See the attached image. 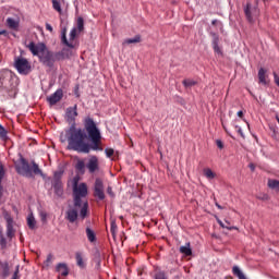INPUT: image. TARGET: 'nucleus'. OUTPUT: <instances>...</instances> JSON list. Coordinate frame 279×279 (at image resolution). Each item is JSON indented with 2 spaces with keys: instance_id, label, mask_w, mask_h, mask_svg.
I'll return each instance as SVG.
<instances>
[{
  "instance_id": "nucleus-1",
  "label": "nucleus",
  "mask_w": 279,
  "mask_h": 279,
  "mask_svg": "<svg viewBox=\"0 0 279 279\" xmlns=\"http://www.w3.org/2000/svg\"><path fill=\"white\" fill-rule=\"evenodd\" d=\"M77 105L69 107L65 110V121L69 123L68 147L72 151L78 154H90L93 151H104L101 147V131L97 128V123L90 117H86L83 121L85 131L75 128V119H77Z\"/></svg>"
},
{
  "instance_id": "nucleus-2",
  "label": "nucleus",
  "mask_w": 279,
  "mask_h": 279,
  "mask_svg": "<svg viewBox=\"0 0 279 279\" xmlns=\"http://www.w3.org/2000/svg\"><path fill=\"white\" fill-rule=\"evenodd\" d=\"M27 49H29L33 56H37V58H39V62H41L44 66H48V69H53L56 60H60V53L50 51L43 43L35 45L34 41H31L27 45Z\"/></svg>"
},
{
  "instance_id": "nucleus-3",
  "label": "nucleus",
  "mask_w": 279,
  "mask_h": 279,
  "mask_svg": "<svg viewBox=\"0 0 279 279\" xmlns=\"http://www.w3.org/2000/svg\"><path fill=\"white\" fill-rule=\"evenodd\" d=\"M88 195V185L86 183L77 184V181L73 183V202L75 208H81L80 217L82 220L88 217V202L83 201L84 197Z\"/></svg>"
},
{
  "instance_id": "nucleus-4",
  "label": "nucleus",
  "mask_w": 279,
  "mask_h": 279,
  "mask_svg": "<svg viewBox=\"0 0 279 279\" xmlns=\"http://www.w3.org/2000/svg\"><path fill=\"white\" fill-rule=\"evenodd\" d=\"M15 169L20 175H24L25 178H34V175L46 178L45 173H43V170H40V167L38 163H36V161H32L29 165V161H27V159H25L23 156L20 157Z\"/></svg>"
},
{
  "instance_id": "nucleus-5",
  "label": "nucleus",
  "mask_w": 279,
  "mask_h": 279,
  "mask_svg": "<svg viewBox=\"0 0 279 279\" xmlns=\"http://www.w3.org/2000/svg\"><path fill=\"white\" fill-rule=\"evenodd\" d=\"M14 66L21 75H29L32 73V64L23 57L15 59Z\"/></svg>"
},
{
  "instance_id": "nucleus-6",
  "label": "nucleus",
  "mask_w": 279,
  "mask_h": 279,
  "mask_svg": "<svg viewBox=\"0 0 279 279\" xmlns=\"http://www.w3.org/2000/svg\"><path fill=\"white\" fill-rule=\"evenodd\" d=\"M63 171H56L53 174V180H52V189H54L56 195L58 197H62L64 193L63 184H62V174Z\"/></svg>"
},
{
  "instance_id": "nucleus-7",
  "label": "nucleus",
  "mask_w": 279,
  "mask_h": 279,
  "mask_svg": "<svg viewBox=\"0 0 279 279\" xmlns=\"http://www.w3.org/2000/svg\"><path fill=\"white\" fill-rule=\"evenodd\" d=\"M244 14L248 23H254V16L260 15V9H258L257 5L252 7V2H247L246 5H244Z\"/></svg>"
},
{
  "instance_id": "nucleus-8",
  "label": "nucleus",
  "mask_w": 279,
  "mask_h": 279,
  "mask_svg": "<svg viewBox=\"0 0 279 279\" xmlns=\"http://www.w3.org/2000/svg\"><path fill=\"white\" fill-rule=\"evenodd\" d=\"M94 197L98 202H104L106 199V192L104 191V181L101 179H96L94 183Z\"/></svg>"
},
{
  "instance_id": "nucleus-9",
  "label": "nucleus",
  "mask_w": 279,
  "mask_h": 279,
  "mask_svg": "<svg viewBox=\"0 0 279 279\" xmlns=\"http://www.w3.org/2000/svg\"><path fill=\"white\" fill-rule=\"evenodd\" d=\"M77 38V28H72L70 32V40L66 39V29L62 31L61 34V43L65 45V47H69L70 49H75V45L73 44V40Z\"/></svg>"
},
{
  "instance_id": "nucleus-10",
  "label": "nucleus",
  "mask_w": 279,
  "mask_h": 279,
  "mask_svg": "<svg viewBox=\"0 0 279 279\" xmlns=\"http://www.w3.org/2000/svg\"><path fill=\"white\" fill-rule=\"evenodd\" d=\"M77 208H82V207H70L66 211H65V219L66 221H69V223H75L77 219H82V217H80V213L77 211Z\"/></svg>"
},
{
  "instance_id": "nucleus-11",
  "label": "nucleus",
  "mask_w": 279,
  "mask_h": 279,
  "mask_svg": "<svg viewBox=\"0 0 279 279\" xmlns=\"http://www.w3.org/2000/svg\"><path fill=\"white\" fill-rule=\"evenodd\" d=\"M86 167L89 173H95V171H99V158L95 155L90 156Z\"/></svg>"
},
{
  "instance_id": "nucleus-12",
  "label": "nucleus",
  "mask_w": 279,
  "mask_h": 279,
  "mask_svg": "<svg viewBox=\"0 0 279 279\" xmlns=\"http://www.w3.org/2000/svg\"><path fill=\"white\" fill-rule=\"evenodd\" d=\"M62 97H64V92L62 89H57L49 98V105L50 106H56L58 101L62 100Z\"/></svg>"
},
{
  "instance_id": "nucleus-13",
  "label": "nucleus",
  "mask_w": 279,
  "mask_h": 279,
  "mask_svg": "<svg viewBox=\"0 0 279 279\" xmlns=\"http://www.w3.org/2000/svg\"><path fill=\"white\" fill-rule=\"evenodd\" d=\"M7 221V236L8 239H12L14 236V219H12V216H5L4 217Z\"/></svg>"
},
{
  "instance_id": "nucleus-14",
  "label": "nucleus",
  "mask_w": 279,
  "mask_h": 279,
  "mask_svg": "<svg viewBox=\"0 0 279 279\" xmlns=\"http://www.w3.org/2000/svg\"><path fill=\"white\" fill-rule=\"evenodd\" d=\"M210 36L213 37V49L215 53L223 56V51H221V48L219 47V35L217 33H210Z\"/></svg>"
},
{
  "instance_id": "nucleus-15",
  "label": "nucleus",
  "mask_w": 279,
  "mask_h": 279,
  "mask_svg": "<svg viewBox=\"0 0 279 279\" xmlns=\"http://www.w3.org/2000/svg\"><path fill=\"white\" fill-rule=\"evenodd\" d=\"M56 270L58 274H60V276H63L64 278L65 276H69V266H66L64 263L58 264Z\"/></svg>"
},
{
  "instance_id": "nucleus-16",
  "label": "nucleus",
  "mask_w": 279,
  "mask_h": 279,
  "mask_svg": "<svg viewBox=\"0 0 279 279\" xmlns=\"http://www.w3.org/2000/svg\"><path fill=\"white\" fill-rule=\"evenodd\" d=\"M258 80H259V84H267V70L260 68L258 70Z\"/></svg>"
},
{
  "instance_id": "nucleus-17",
  "label": "nucleus",
  "mask_w": 279,
  "mask_h": 279,
  "mask_svg": "<svg viewBox=\"0 0 279 279\" xmlns=\"http://www.w3.org/2000/svg\"><path fill=\"white\" fill-rule=\"evenodd\" d=\"M179 252L184 256H193V250H191V243H186L185 246H180Z\"/></svg>"
},
{
  "instance_id": "nucleus-18",
  "label": "nucleus",
  "mask_w": 279,
  "mask_h": 279,
  "mask_svg": "<svg viewBox=\"0 0 279 279\" xmlns=\"http://www.w3.org/2000/svg\"><path fill=\"white\" fill-rule=\"evenodd\" d=\"M76 258V265L77 267H81V269H84L86 267V264L84 263V256L81 252L75 253Z\"/></svg>"
},
{
  "instance_id": "nucleus-19",
  "label": "nucleus",
  "mask_w": 279,
  "mask_h": 279,
  "mask_svg": "<svg viewBox=\"0 0 279 279\" xmlns=\"http://www.w3.org/2000/svg\"><path fill=\"white\" fill-rule=\"evenodd\" d=\"M86 236L89 243H95V241H97V235L95 234V231H93V229L88 227L86 228Z\"/></svg>"
},
{
  "instance_id": "nucleus-20",
  "label": "nucleus",
  "mask_w": 279,
  "mask_h": 279,
  "mask_svg": "<svg viewBox=\"0 0 279 279\" xmlns=\"http://www.w3.org/2000/svg\"><path fill=\"white\" fill-rule=\"evenodd\" d=\"M75 169L80 173H84L86 171V163L84 162L83 159H78L75 163Z\"/></svg>"
},
{
  "instance_id": "nucleus-21",
  "label": "nucleus",
  "mask_w": 279,
  "mask_h": 279,
  "mask_svg": "<svg viewBox=\"0 0 279 279\" xmlns=\"http://www.w3.org/2000/svg\"><path fill=\"white\" fill-rule=\"evenodd\" d=\"M232 274H233V276H235L239 279H247V277H245V274H243V271H241L239 266H233Z\"/></svg>"
},
{
  "instance_id": "nucleus-22",
  "label": "nucleus",
  "mask_w": 279,
  "mask_h": 279,
  "mask_svg": "<svg viewBox=\"0 0 279 279\" xmlns=\"http://www.w3.org/2000/svg\"><path fill=\"white\" fill-rule=\"evenodd\" d=\"M203 173L207 180H215V178H217V174L210 168H205Z\"/></svg>"
},
{
  "instance_id": "nucleus-23",
  "label": "nucleus",
  "mask_w": 279,
  "mask_h": 279,
  "mask_svg": "<svg viewBox=\"0 0 279 279\" xmlns=\"http://www.w3.org/2000/svg\"><path fill=\"white\" fill-rule=\"evenodd\" d=\"M27 226L31 230H34L36 228V218H34V214L28 215Z\"/></svg>"
},
{
  "instance_id": "nucleus-24",
  "label": "nucleus",
  "mask_w": 279,
  "mask_h": 279,
  "mask_svg": "<svg viewBox=\"0 0 279 279\" xmlns=\"http://www.w3.org/2000/svg\"><path fill=\"white\" fill-rule=\"evenodd\" d=\"M7 25L10 29H17L19 28V22H16L14 19L9 17L7 19Z\"/></svg>"
},
{
  "instance_id": "nucleus-25",
  "label": "nucleus",
  "mask_w": 279,
  "mask_h": 279,
  "mask_svg": "<svg viewBox=\"0 0 279 279\" xmlns=\"http://www.w3.org/2000/svg\"><path fill=\"white\" fill-rule=\"evenodd\" d=\"M154 279H169V277H167V272L163 270L157 269L155 270Z\"/></svg>"
},
{
  "instance_id": "nucleus-26",
  "label": "nucleus",
  "mask_w": 279,
  "mask_h": 279,
  "mask_svg": "<svg viewBox=\"0 0 279 279\" xmlns=\"http://www.w3.org/2000/svg\"><path fill=\"white\" fill-rule=\"evenodd\" d=\"M136 43H141V35H136L134 38L124 40L123 45H134Z\"/></svg>"
},
{
  "instance_id": "nucleus-27",
  "label": "nucleus",
  "mask_w": 279,
  "mask_h": 279,
  "mask_svg": "<svg viewBox=\"0 0 279 279\" xmlns=\"http://www.w3.org/2000/svg\"><path fill=\"white\" fill-rule=\"evenodd\" d=\"M182 84L185 88H192V86H195L197 84V82H195L191 78H185V80H183Z\"/></svg>"
},
{
  "instance_id": "nucleus-28",
  "label": "nucleus",
  "mask_w": 279,
  "mask_h": 279,
  "mask_svg": "<svg viewBox=\"0 0 279 279\" xmlns=\"http://www.w3.org/2000/svg\"><path fill=\"white\" fill-rule=\"evenodd\" d=\"M268 187L279 191V181L278 180H268Z\"/></svg>"
},
{
  "instance_id": "nucleus-29",
  "label": "nucleus",
  "mask_w": 279,
  "mask_h": 279,
  "mask_svg": "<svg viewBox=\"0 0 279 279\" xmlns=\"http://www.w3.org/2000/svg\"><path fill=\"white\" fill-rule=\"evenodd\" d=\"M52 8L58 12L59 14H62V7L60 5L59 0H52Z\"/></svg>"
},
{
  "instance_id": "nucleus-30",
  "label": "nucleus",
  "mask_w": 279,
  "mask_h": 279,
  "mask_svg": "<svg viewBox=\"0 0 279 279\" xmlns=\"http://www.w3.org/2000/svg\"><path fill=\"white\" fill-rule=\"evenodd\" d=\"M51 263H53V255L48 254L47 259L44 262V267L46 269H49V267L51 266Z\"/></svg>"
},
{
  "instance_id": "nucleus-31",
  "label": "nucleus",
  "mask_w": 279,
  "mask_h": 279,
  "mask_svg": "<svg viewBox=\"0 0 279 279\" xmlns=\"http://www.w3.org/2000/svg\"><path fill=\"white\" fill-rule=\"evenodd\" d=\"M0 138H2V141H5V138H8V131L1 124H0Z\"/></svg>"
},
{
  "instance_id": "nucleus-32",
  "label": "nucleus",
  "mask_w": 279,
  "mask_h": 279,
  "mask_svg": "<svg viewBox=\"0 0 279 279\" xmlns=\"http://www.w3.org/2000/svg\"><path fill=\"white\" fill-rule=\"evenodd\" d=\"M17 93H19V89L16 88L15 85H13L11 87V89L9 90V97H12L14 99V97H16Z\"/></svg>"
},
{
  "instance_id": "nucleus-33",
  "label": "nucleus",
  "mask_w": 279,
  "mask_h": 279,
  "mask_svg": "<svg viewBox=\"0 0 279 279\" xmlns=\"http://www.w3.org/2000/svg\"><path fill=\"white\" fill-rule=\"evenodd\" d=\"M77 29H78V32H84V19L83 17L77 19Z\"/></svg>"
},
{
  "instance_id": "nucleus-34",
  "label": "nucleus",
  "mask_w": 279,
  "mask_h": 279,
  "mask_svg": "<svg viewBox=\"0 0 279 279\" xmlns=\"http://www.w3.org/2000/svg\"><path fill=\"white\" fill-rule=\"evenodd\" d=\"M117 230H118L117 222L112 221V222H111L110 232H111V234H112L113 238L117 236Z\"/></svg>"
},
{
  "instance_id": "nucleus-35",
  "label": "nucleus",
  "mask_w": 279,
  "mask_h": 279,
  "mask_svg": "<svg viewBox=\"0 0 279 279\" xmlns=\"http://www.w3.org/2000/svg\"><path fill=\"white\" fill-rule=\"evenodd\" d=\"M218 223H219L220 228H226V230H238L236 227L226 226V223H223V221H221V220H218Z\"/></svg>"
},
{
  "instance_id": "nucleus-36",
  "label": "nucleus",
  "mask_w": 279,
  "mask_h": 279,
  "mask_svg": "<svg viewBox=\"0 0 279 279\" xmlns=\"http://www.w3.org/2000/svg\"><path fill=\"white\" fill-rule=\"evenodd\" d=\"M3 178H5V168L0 163V182H3Z\"/></svg>"
},
{
  "instance_id": "nucleus-37",
  "label": "nucleus",
  "mask_w": 279,
  "mask_h": 279,
  "mask_svg": "<svg viewBox=\"0 0 279 279\" xmlns=\"http://www.w3.org/2000/svg\"><path fill=\"white\" fill-rule=\"evenodd\" d=\"M105 154H106L107 158H112V156H114V149L113 148H106Z\"/></svg>"
},
{
  "instance_id": "nucleus-38",
  "label": "nucleus",
  "mask_w": 279,
  "mask_h": 279,
  "mask_svg": "<svg viewBox=\"0 0 279 279\" xmlns=\"http://www.w3.org/2000/svg\"><path fill=\"white\" fill-rule=\"evenodd\" d=\"M0 245L1 247H5V245H8V241L3 238V229L1 230Z\"/></svg>"
},
{
  "instance_id": "nucleus-39",
  "label": "nucleus",
  "mask_w": 279,
  "mask_h": 279,
  "mask_svg": "<svg viewBox=\"0 0 279 279\" xmlns=\"http://www.w3.org/2000/svg\"><path fill=\"white\" fill-rule=\"evenodd\" d=\"M235 130H236L238 134H240V136L242 138H245V134L243 133V129H241V126L235 125Z\"/></svg>"
},
{
  "instance_id": "nucleus-40",
  "label": "nucleus",
  "mask_w": 279,
  "mask_h": 279,
  "mask_svg": "<svg viewBox=\"0 0 279 279\" xmlns=\"http://www.w3.org/2000/svg\"><path fill=\"white\" fill-rule=\"evenodd\" d=\"M19 267L20 266H16L15 271H14V274H13L11 279H21V276H19Z\"/></svg>"
},
{
  "instance_id": "nucleus-41",
  "label": "nucleus",
  "mask_w": 279,
  "mask_h": 279,
  "mask_svg": "<svg viewBox=\"0 0 279 279\" xmlns=\"http://www.w3.org/2000/svg\"><path fill=\"white\" fill-rule=\"evenodd\" d=\"M7 80L5 81H2V84H5V82H12L14 78L12 77V74H7L5 75Z\"/></svg>"
},
{
  "instance_id": "nucleus-42",
  "label": "nucleus",
  "mask_w": 279,
  "mask_h": 279,
  "mask_svg": "<svg viewBox=\"0 0 279 279\" xmlns=\"http://www.w3.org/2000/svg\"><path fill=\"white\" fill-rule=\"evenodd\" d=\"M216 145H217L218 149H223V142H221V140H217Z\"/></svg>"
},
{
  "instance_id": "nucleus-43",
  "label": "nucleus",
  "mask_w": 279,
  "mask_h": 279,
  "mask_svg": "<svg viewBox=\"0 0 279 279\" xmlns=\"http://www.w3.org/2000/svg\"><path fill=\"white\" fill-rule=\"evenodd\" d=\"M40 219H41V221H47V213H45V211H40Z\"/></svg>"
},
{
  "instance_id": "nucleus-44",
  "label": "nucleus",
  "mask_w": 279,
  "mask_h": 279,
  "mask_svg": "<svg viewBox=\"0 0 279 279\" xmlns=\"http://www.w3.org/2000/svg\"><path fill=\"white\" fill-rule=\"evenodd\" d=\"M46 29L50 33H53V26H51L49 23H46Z\"/></svg>"
},
{
  "instance_id": "nucleus-45",
  "label": "nucleus",
  "mask_w": 279,
  "mask_h": 279,
  "mask_svg": "<svg viewBox=\"0 0 279 279\" xmlns=\"http://www.w3.org/2000/svg\"><path fill=\"white\" fill-rule=\"evenodd\" d=\"M1 182L2 181H0V197H3V185H1Z\"/></svg>"
},
{
  "instance_id": "nucleus-46",
  "label": "nucleus",
  "mask_w": 279,
  "mask_h": 279,
  "mask_svg": "<svg viewBox=\"0 0 279 279\" xmlns=\"http://www.w3.org/2000/svg\"><path fill=\"white\" fill-rule=\"evenodd\" d=\"M107 193H108L109 195H111V196L114 195V193H112V187H108V189H107Z\"/></svg>"
},
{
  "instance_id": "nucleus-47",
  "label": "nucleus",
  "mask_w": 279,
  "mask_h": 279,
  "mask_svg": "<svg viewBox=\"0 0 279 279\" xmlns=\"http://www.w3.org/2000/svg\"><path fill=\"white\" fill-rule=\"evenodd\" d=\"M262 199H263L264 202H267V199H269V195L264 194V195L262 196Z\"/></svg>"
},
{
  "instance_id": "nucleus-48",
  "label": "nucleus",
  "mask_w": 279,
  "mask_h": 279,
  "mask_svg": "<svg viewBox=\"0 0 279 279\" xmlns=\"http://www.w3.org/2000/svg\"><path fill=\"white\" fill-rule=\"evenodd\" d=\"M248 167H250L251 171H255V169H256V166H254V163H250Z\"/></svg>"
},
{
  "instance_id": "nucleus-49",
  "label": "nucleus",
  "mask_w": 279,
  "mask_h": 279,
  "mask_svg": "<svg viewBox=\"0 0 279 279\" xmlns=\"http://www.w3.org/2000/svg\"><path fill=\"white\" fill-rule=\"evenodd\" d=\"M238 117H239L240 119H243V111H238Z\"/></svg>"
},
{
  "instance_id": "nucleus-50",
  "label": "nucleus",
  "mask_w": 279,
  "mask_h": 279,
  "mask_svg": "<svg viewBox=\"0 0 279 279\" xmlns=\"http://www.w3.org/2000/svg\"><path fill=\"white\" fill-rule=\"evenodd\" d=\"M219 23V20L211 21V25H217Z\"/></svg>"
},
{
  "instance_id": "nucleus-51",
  "label": "nucleus",
  "mask_w": 279,
  "mask_h": 279,
  "mask_svg": "<svg viewBox=\"0 0 279 279\" xmlns=\"http://www.w3.org/2000/svg\"><path fill=\"white\" fill-rule=\"evenodd\" d=\"M5 34H8V31H0V36H4Z\"/></svg>"
},
{
  "instance_id": "nucleus-52",
  "label": "nucleus",
  "mask_w": 279,
  "mask_h": 279,
  "mask_svg": "<svg viewBox=\"0 0 279 279\" xmlns=\"http://www.w3.org/2000/svg\"><path fill=\"white\" fill-rule=\"evenodd\" d=\"M222 128H223V130L227 132V134H228V129L226 128V125H223L222 124Z\"/></svg>"
},
{
  "instance_id": "nucleus-53",
  "label": "nucleus",
  "mask_w": 279,
  "mask_h": 279,
  "mask_svg": "<svg viewBox=\"0 0 279 279\" xmlns=\"http://www.w3.org/2000/svg\"><path fill=\"white\" fill-rule=\"evenodd\" d=\"M226 226L231 227V226H230V221L226 220Z\"/></svg>"
},
{
  "instance_id": "nucleus-54",
  "label": "nucleus",
  "mask_w": 279,
  "mask_h": 279,
  "mask_svg": "<svg viewBox=\"0 0 279 279\" xmlns=\"http://www.w3.org/2000/svg\"><path fill=\"white\" fill-rule=\"evenodd\" d=\"M216 206H217V208H220V209H221V207H220V205H219V204H216Z\"/></svg>"
},
{
  "instance_id": "nucleus-55",
  "label": "nucleus",
  "mask_w": 279,
  "mask_h": 279,
  "mask_svg": "<svg viewBox=\"0 0 279 279\" xmlns=\"http://www.w3.org/2000/svg\"><path fill=\"white\" fill-rule=\"evenodd\" d=\"M3 229H1V227H0V236H1V231H2Z\"/></svg>"
}]
</instances>
